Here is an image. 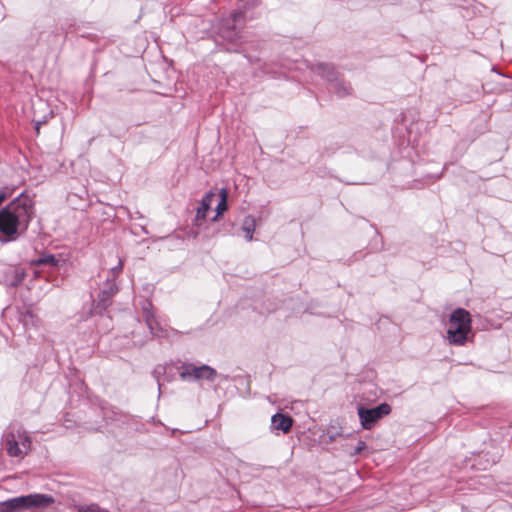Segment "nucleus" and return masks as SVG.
<instances>
[{"instance_id":"5","label":"nucleus","mask_w":512,"mask_h":512,"mask_svg":"<svg viewBox=\"0 0 512 512\" xmlns=\"http://www.w3.org/2000/svg\"><path fill=\"white\" fill-rule=\"evenodd\" d=\"M217 375L214 368L208 365L195 366L193 364H187L183 366V371L180 376L182 379L193 378L195 380H209L213 381Z\"/></svg>"},{"instance_id":"11","label":"nucleus","mask_w":512,"mask_h":512,"mask_svg":"<svg viewBox=\"0 0 512 512\" xmlns=\"http://www.w3.org/2000/svg\"><path fill=\"white\" fill-rule=\"evenodd\" d=\"M117 291V286L114 283H111L107 290H103L101 292L100 301L103 302L104 305H107L106 302H108L110 298L117 293Z\"/></svg>"},{"instance_id":"3","label":"nucleus","mask_w":512,"mask_h":512,"mask_svg":"<svg viewBox=\"0 0 512 512\" xmlns=\"http://www.w3.org/2000/svg\"><path fill=\"white\" fill-rule=\"evenodd\" d=\"M54 503L53 497L46 494H30L15 497L0 503V512H20L24 510H40Z\"/></svg>"},{"instance_id":"6","label":"nucleus","mask_w":512,"mask_h":512,"mask_svg":"<svg viewBox=\"0 0 512 512\" xmlns=\"http://www.w3.org/2000/svg\"><path fill=\"white\" fill-rule=\"evenodd\" d=\"M271 422L274 430L282 431L285 434L288 433L293 426L292 417L283 413L273 415Z\"/></svg>"},{"instance_id":"17","label":"nucleus","mask_w":512,"mask_h":512,"mask_svg":"<svg viewBox=\"0 0 512 512\" xmlns=\"http://www.w3.org/2000/svg\"><path fill=\"white\" fill-rule=\"evenodd\" d=\"M364 446V442H360V446L357 448V453H359L364 448Z\"/></svg>"},{"instance_id":"8","label":"nucleus","mask_w":512,"mask_h":512,"mask_svg":"<svg viewBox=\"0 0 512 512\" xmlns=\"http://www.w3.org/2000/svg\"><path fill=\"white\" fill-rule=\"evenodd\" d=\"M58 263L57 259L54 255L46 254L43 255L35 260L31 261L32 266H44V265H50V266H56Z\"/></svg>"},{"instance_id":"4","label":"nucleus","mask_w":512,"mask_h":512,"mask_svg":"<svg viewBox=\"0 0 512 512\" xmlns=\"http://www.w3.org/2000/svg\"><path fill=\"white\" fill-rule=\"evenodd\" d=\"M390 413L391 407L387 403H382L372 409L360 408L358 410L361 424L366 430H370L379 419H381L383 416L389 415Z\"/></svg>"},{"instance_id":"12","label":"nucleus","mask_w":512,"mask_h":512,"mask_svg":"<svg viewBox=\"0 0 512 512\" xmlns=\"http://www.w3.org/2000/svg\"><path fill=\"white\" fill-rule=\"evenodd\" d=\"M16 437L19 439L18 442L20 443L21 448L27 454L28 451L31 449V439H30V437L27 436L25 432H21L19 430L17 431V436Z\"/></svg>"},{"instance_id":"10","label":"nucleus","mask_w":512,"mask_h":512,"mask_svg":"<svg viewBox=\"0 0 512 512\" xmlns=\"http://www.w3.org/2000/svg\"><path fill=\"white\" fill-rule=\"evenodd\" d=\"M228 192L226 189L220 190V201L216 207L217 216L222 215L228 208L227 205Z\"/></svg>"},{"instance_id":"1","label":"nucleus","mask_w":512,"mask_h":512,"mask_svg":"<svg viewBox=\"0 0 512 512\" xmlns=\"http://www.w3.org/2000/svg\"><path fill=\"white\" fill-rule=\"evenodd\" d=\"M34 216V201L27 193H21L0 210V241L18 238L21 224L27 229Z\"/></svg>"},{"instance_id":"7","label":"nucleus","mask_w":512,"mask_h":512,"mask_svg":"<svg viewBox=\"0 0 512 512\" xmlns=\"http://www.w3.org/2000/svg\"><path fill=\"white\" fill-rule=\"evenodd\" d=\"M7 451L12 457H23L26 455L25 451L21 448L16 435L11 432L6 435Z\"/></svg>"},{"instance_id":"9","label":"nucleus","mask_w":512,"mask_h":512,"mask_svg":"<svg viewBox=\"0 0 512 512\" xmlns=\"http://www.w3.org/2000/svg\"><path fill=\"white\" fill-rule=\"evenodd\" d=\"M243 231L245 232L246 239L251 241L255 231V221L252 217H246L243 222Z\"/></svg>"},{"instance_id":"15","label":"nucleus","mask_w":512,"mask_h":512,"mask_svg":"<svg viewBox=\"0 0 512 512\" xmlns=\"http://www.w3.org/2000/svg\"><path fill=\"white\" fill-rule=\"evenodd\" d=\"M214 196L215 195H214V193L212 191L206 193L205 196L202 198L200 204H202V206H206L207 208L210 209V206H211V204L213 202Z\"/></svg>"},{"instance_id":"2","label":"nucleus","mask_w":512,"mask_h":512,"mask_svg":"<svg viewBox=\"0 0 512 512\" xmlns=\"http://www.w3.org/2000/svg\"><path fill=\"white\" fill-rule=\"evenodd\" d=\"M472 320L470 313L463 309L454 310L449 319V328L447 330V339L454 345H464L468 340V335L472 330Z\"/></svg>"},{"instance_id":"14","label":"nucleus","mask_w":512,"mask_h":512,"mask_svg":"<svg viewBox=\"0 0 512 512\" xmlns=\"http://www.w3.org/2000/svg\"><path fill=\"white\" fill-rule=\"evenodd\" d=\"M78 512H103L97 504H90L87 506H80Z\"/></svg>"},{"instance_id":"16","label":"nucleus","mask_w":512,"mask_h":512,"mask_svg":"<svg viewBox=\"0 0 512 512\" xmlns=\"http://www.w3.org/2000/svg\"><path fill=\"white\" fill-rule=\"evenodd\" d=\"M122 269H123V261L121 259H119L118 265L116 267L112 268V272L115 276H118L122 272Z\"/></svg>"},{"instance_id":"13","label":"nucleus","mask_w":512,"mask_h":512,"mask_svg":"<svg viewBox=\"0 0 512 512\" xmlns=\"http://www.w3.org/2000/svg\"><path fill=\"white\" fill-rule=\"evenodd\" d=\"M208 210L209 208H207L206 206H202V204H200L196 211L195 221L199 222L205 220Z\"/></svg>"}]
</instances>
